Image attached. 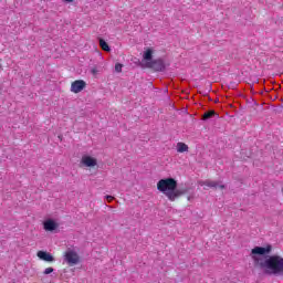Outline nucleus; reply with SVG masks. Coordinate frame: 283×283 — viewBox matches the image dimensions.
Here are the masks:
<instances>
[{
	"instance_id": "nucleus-1",
	"label": "nucleus",
	"mask_w": 283,
	"mask_h": 283,
	"mask_svg": "<svg viewBox=\"0 0 283 283\" xmlns=\"http://www.w3.org/2000/svg\"><path fill=\"white\" fill-rule=\"evenodd\" d=\"M260 266L268 275H283V256L279 254L269 255L260 263Z\"/></svg>"
},
{
	"instance_id": "nucleus-2",
	"label": "nucleus",
	"mask_w": 283,
	"mask_h": 283,
	"mask_svg": "<svg viewBox=\"0 0 283 283\" xmlns=\"http://www.w3.org/2000/svg\"><path fill=\"white\" fill-rule=\"evenodd\" d=\"M157 189L161 193H165L167 198V193H171L175 189H178V181L174 178L160 179L157 182Z\"/></svg>"
},
{
	"instance_id": "nucleus-3",
	"label": "nucleus",
	"mask_w": 283,
	"mask_h": 283,
	"mask_svg": "<svg viewBox=\"0 0 283 283\" xmlns=\"http://www.w3.org/2000/svg\"><path fill=\"white\" fill-rule=\"evenodd\" d=\"M64 262L69 266H76V264L81 263V255H78V252H76L74 249L69 248L64 253H63Z\"/></svg>"
},
{
	"instance_id": "nucleus-4",
	"label": "nucleus",
	"mask_w": 283,
	"mask_h": 283,
	"mask_svg": "<svg viewBox=\"0 0 283 283\" xmlns=\"http://www.w3.org/2000/svg\"><path fill=\"white\" fill-rule=\"evenodd\" d=\"M84 87H87V83H85L83 80H76L71 83V92L73 94H81Z\"/></svg>"
},
{
	"instance_id": "nucleus-5",
	"label": "nucleus",
	"mask_w": 283,
	"mask_h": 283,
	"mask_svg": "<svg viewBox=\"0 0 283 283\" xmlns=\"http://www.w3.org/2000/svg\"><path fill=\"white\" fill-rule=\"evenodd\" d=\"M273 251L272 245H266L265 248L262 247H255L254 249L251 250L252 255H266Z\"/></svg>"
},
{
	"instance_id": "nucleus-6",
	"label": "nucleus",
	"mask_w": 283,
	"mask_h": 283,
	"mask_svg": "<svg viewBox=\"0 0 283 283\" xmlns=\"http://www.w3.org/2000/svg\"><path fill=\"white\" fill-rule=\"evenodd\" d=\"M147 67L155 70V72H163L165 70V62L163 60H155L147 63Z\"/></svg>"
},
{
	"instance_id": "nucleus-7",
	"label": "nucleus",
	"mask_w": 283,
	"mask_h": 283,
	"mask_svg": "<svg viewBox=\"0 0 283 283\" xmlns=\"http://www.w3.org/2000/svg\"><path fill=\"white\" fill-rule=\"evenodd\" d=\"M36 256L39 258V260H43V262L52 263L55 261L54 255H52V253L43 250L38 251Z\"/></svg>"
},
{
	"instance_id": "nucleus-8",
	"label": "nucleus",
	"mask_w": 283,
	"mask_h": 283,
	"mask_svg": "<svg viewBox=\"0 0 283 283\" xmlns=\"http://www.w3.org/2000/svg\"><path fill=\"white\" fill-rule=\"evenodd\" d=\"M81 163L84 165V167H96V165H98L96 158L92 156H83Z\"/></svg>"
},
{
	"instance_id": "nucleus-9",
	"label": "nucleus",
	"mask_w": 283,
	"mask_h": 283,
	"mask_svg": "<svg viewBox=\"0 0 283 283\" xmlns=\"http://www.w3.org/2000/svg\"><path fill=\"white\" fill-rule=\"evenodd\" d=\"M180 196H185V190L176 188L171 192H167V198L170 200V202H176V199L180 198Z\"/></svg>"
},
{
	"instance_id": "nucleus-10",
	"label": "nucleus",
	"mask_w": 283,
	"mask_h": 283,
	"mask_svg": "<svg viewBox=\"0 0 283 283\" xmlns=\"http://www.w3.org/2000/svg\"><path fill=\"white\" fill-rule=\"evenodd\" d=\"M59 227L54 220H46L44 222V230L45 231H55V229Z\"/></svg>"
},
{
	"instance_id": "nucleus-11",
	"label": "nucleus",
	"mask_w": 283,
	"mask_h": 283,
	"mask_svg": "<svg viewBox=\"0 0 283 283\" xmlns=\"http://www.w3.org/2000/svg\"><path fill=\"white\" fill-rule=\"evenodd\" d=\"M199 185L201 187H209L210 189L218 188V181L206 180V181H200Z\"/></svg>"
},
{
	"instance_id": "nucleus-12",
	"label": "nucleus",
	"mask_w": 283,
	"mask_h": 283,
	"mask_svg": "<svg viewBox=\"0 0 283 283\" xmlns=\"http://www.w3.org/2000/svg\"><path fill=\"white\" fill-rule=\"evenodd\" d=\"M177 151L178 154H185V151H189V146L182 142L177 144Z\"/></svg>"
},
{
	"instance_id": "nucleus-13",
	"label": "nucleus",
	"mask_w": 283,
	"mask_h": 283,
	"mask_svg": "<svg viewBox=\"0 0 283 283\" xmlns=\"http://www.w3.org/2000/svg\"><path fill=\"white\" fill-rule=\"evenodd\" d=\"M153 56H154V50L147 49V50L144 52L143 59H144V61H151Z\"/></svg>"
},
{
	"instance_id": "nucleus-14",
	"label": "nucleus",
	"mask_w": 283,
	"mask_h": 283,
	"mask_svg": "<svg viewBox=\"0 0 283 283\" xmlns=\"http://www.w3.org/2000/svg\"><path fill=\"white\" fill-rule=\"evenodd\" d=\"M99 48H102V50L104 52H111L112 51V49L109 48V44H107L106 41L103 40V39L99 40Z\"/></svg>"
},
{
	"instance_id": "nucleus-15",
	"label": "nucleus",
	"mask_w": 283,
	"mask_h": 283,
	"mask_svg": "<svg viewBox=\"0 0 283 283\" xmlns=\"http://www.w3.org/2000/svg\"><path fill=\"white\" fill-rule=\"evenodd\" d=\"M217 113L216 111H209V112H206L203 115H202V120H209V118H213V116H216Z\"/></svg>"
},
{
	"instance_id": "nucleus-16",
	"label": "nucleus",
	"mask_w": 283,
	"mask_h": 283,
	"mask_svg": "<svg viewBox=\"0 0 283 283\" xmlns=\"http://www.w3.org/2000/svg\"><path fill=\"white\" fill-rule=\"evenodd\" d=\"M51 273H54V268H46L43 271V275H50Z\"/></svg>"
},
{
	"instance_id": "nucleus-17",
	"label": "nucleus",
	"mask_w": 283,
	"mask_h": 283,
	"mask_svg": "<svg viewBox=\"0 0 283 283\" xmlns=\"http://www.w3.org/2000/svg\"><path fill=\"white\" fill-rule=\"evenodd\" d=\"M115 72H123V64L120 63L115 64Z\"/></svg>"
},
{
	"instance_id": "nucleus-18",
	"label": "nucleus",
	"mask_w": 283,
	"mask_h": 283,
	"mask_svg": "<svg viewBox=\"0 0 283 283\" xmlns=\"http://www.w3.org/2000/svg\"><path fill=\"white\" fill-rule=\"evenodd\" d=\"M105 198H106V200H108V202H112L114 200V197L109 196V195H107Z\"/></svg>"
},
{
	"instance_id": "nucleus-19",
	"label": "nucleus",
	"mask_w": 283,
	"mask_h": 283,
	"mask_svg": "<svg viewBox=\"0 0 283 283\" xmlns=\"http://www.w3.org/2000/svg\"><path fill=\"white\" fill-rule=\"evenodd\" d=\"M64 1H66V3H72V2H74V0H64Z\"/></svg>"
},
{
	"instance_id": "nucleus-20",
	"label": "nucleus",
	"mask_w": 283,
	"mask_h": 283,
	"mask_svg": "<svg viewBox=\"0 0 283 283\" xmlns=\"http://www.w3.org/2000/svg\"><path fill=\"white\" fill-rule=\"evenodd\" d=\"M219 188L224 189V185H220Z\"/></svg>"
},
{
	"instance_id": "nucleus-21",
	"label": "nucleus",
	"mask_w": 283,
	"mask_h": 283,
	"mask_svg": "<svg viewBox=\"0 0 283 283\" xmlns=\"http://www.w3.org/2000/svg\"><path fill=\"white\" fill-rule=\"evenodd\" d=\"M252 259H253V260H256V259H255V255H252Z\"/></svg>"
}]
</instances>
